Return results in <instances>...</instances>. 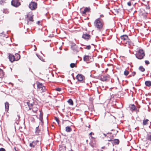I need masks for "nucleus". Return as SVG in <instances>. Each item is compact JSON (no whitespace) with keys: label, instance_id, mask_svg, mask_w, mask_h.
<instances>
[{"label":"nucleus","instance_id":"nucleus-3","mask_svg":"<svg viewBox=\"0 0 151 151\" xmlns=\"http://www.w3.org/2000/svg\"><path fill=\"white\" fill-rule=\"evenodd\" d=\"M135 55L137 59H142L145 56V54L144 51L142 49H141L137 51Z\"/></svg>","mask_w":151,"mask_h":151},{"label":"nucleus","instance_id":"nucleus-10","mask_svg":"<svg viewBox=\"0 0 151 151\" xmlns=\"http://www.w3.org/2000/svg\"><path fill=\"white\" fill-rule=\"evenodd\" d=\"M12 5L13 6L17 7L20 5V3L17 1L12 0L11 2Z\"/></svg>","mask_w":151,"mask_h":151},{"label":"nucleus","instance_id":"nucleus-33","mask_svg":"<svg viewBox=\"0 0 151 151\" xmlns=\"http://www.w3.org/2000/svg\"><path fill=\"white\" fill-rule=\"evenodd\" d=\"M136 74V72L135 71H133L132 72V73L131 74H130L129 75V76L132 77L134 76Z\"/></svg>","mask_w":151,"mask_h":151},{"label":"nucleus","instance_id":"nucleus-15","mask_svg":"<svg viewBox=\"0 0 151 151\" xmlns=\"http://www.w3.org/2000/svg\"><path fill=\"white\" fill-rule=\"evenodd\" d=\"M40 114L39 115V119L41 122H42L43 120V113L42 111L40 110Z\"/></svg>","mask_w":151,"mask_h":151},{"label":"nucleus","instance_id":"nucleus-8","mask_svg":"<svg viewBox=\"0 0 151 151\" xmlns=\"http://www.w3.org/2000/svg\"><path fill=\"white\" fill-rule=\"evenodd\" d=\"M39 141L37 140L35 141H32L29 144V146L32 148H34L39 143Z\"/></svg>","mask_w":151,"mask_h":151},{"label":"nucleus","instance_id":"nucleus-46","mask_svg":"<svg viewBox=\"0 0 151 151\" xmlns=\"http://www.w3.org/2000/svg\"><path fill=\"white\" fill-rule=\"evenodd\" d=\"M17 116H18V120L19 119H20V116H19V115H17Z\"/></svg>","mask_w":151,"mask_h":151},{"label":"nucleus","instance_id":"nucleus-42","mask_svg":"<svg viewBox=\"0 0 151 151\" xmlns=\"http://www.w3.org/2000/svg\"><path fill=\"white\" fill-rule=\"evenodd\" d=\"M127 5L129 6H131L132 5L131 3L130 2H129L127 3Z\"/></svg>","mask_w":151,"mask_h":151},{"label":"nucleus","instance_id":"nucleus-30","mask_svg":"<svg viewBox=\"0 0 151 151\" xmlns=\"http://www.w3.org/2000/svg\"><path fill=\"white\" fill-rule=\"evenodd\" d=\"M149 121V120L148 119H146L143 121V125H145L147 124V122Z\"/></svg>","mask_w":151,"mask_h":151},{"label":"nucleus","instance_id":"nucleus-43","mask_svg":"<svg viewBox=\"0 0 151 151\" xmlns=\"http://www.w3.org/2000/svg\"><path fill=\"white\" fill-rule=\"evenodd\" d=\"M37 56H38V58L40 60H41L42 61H44V59L42 58V59L41 58V57H40V58L39 57V56H38V55H37Z\"/></svg>","mask_w":151,"mask_h":151},{"label":"nucleus","instance_id":"nucleus-36","mask_svg":"<svg viewBox=\"0 0 151 151\" xmlns=\"http://www.w3.org/2000/svg\"><path fill=\"white\" fill-rule=\"evenodd\" d=\"M112 134V133H111V132H107L106 134L104 133L103 134L104 136V137H107V134Z\"/></svg>","mask_w":151,"mask_h":151},{"label":"nucleus","instance_id":"nucleus-41","mask_svg":"<svg viewBox=\"0 0 151 151\" xmlns=\"http://www.w3.org/2000/svg\"><path fill=\"white\" fill-rule=\"evenodd\" d=\"M145 63L147 65L149 64L150 63L149 61L148 60H145Z\"/></svg>","mask_w":151,"mask_h":151},{"label":"nucleus","instance_id":"nucleus-9","mask_svg":"<svg viewBox=\"0 0 151 151\" xmlns=\"http://www.w3.org/2000/svg\"><path fill=\"white\" fill-rule=\"evenodd\" d=\"M108 141H111L112 143L115 145H118L119 143V141L118 139H108Z\"/></svg>","mask_w":151,"mask_h":151},{"label":"nucleus","instance_id":"nucleus-18","mask_svg":"<svg viewBox=\"0 0 151 151\" xmlns=\"http://www.w3.org/2000/svg\"><path fill=\"white\" fill-rule=\"evenodd\" d=\"M5 109L6 111H8L9 109V103L6 102L5 103Z\"/></svg>","mask_w":151,"mask_h":151},{"label":"nucleus","instance_id":"nucleus-16","mask_svg":"<svg viewBox=\"0 0 151 151\" xmlns=\"http://www.w3.org/2000/svg\"><path fill=\"white\" fill-rule=\"evenodd\" d=\"M90 57L88 55H86L83 57V60L84 61L88 63L87 62L89 60Z\"/></svg>","mask_w":151,"mask_h":151},{"label":"nucleus","instance_id":"nucleus-32","mask_svg":"<svg viewBox=\"0 0 151 151\" xmlns=\"http://www.w3.org/2000/svg\"><path fill=\"white\" fill-rule=\"evenodd\" d=\"M139 70L141 72H144L145 71V69L143 67H139Z\"/></svg>","mask_w":151,"mask_h":151},{"label":"nucleus","instance_id":"nucleus-26","mask_svg":"<svg viewBox=\"0 0 151 151\" xmlns=\"http://www.w3.org/2000/svg\"><path fill=\"white\" fill-rule=\"evenodd\" d=\"M145 84L146 86H151V81H147L145 82Z\"/></svg>","mask_w":151,"mask_h":151},{"label":"nucleus","instance_id":"nucleus-1","mask_svg":"<svg viewBox=\"0 0 151 151\" xmlns=\"http://www.w3.org/2000/svg\"><path fill=\"white\" fill-rule=\"evenodd\" d=\"M104 23L102 19L99 18L95 20L94 25L96 29L99 31H102L103 29Z\"/></svg>","mask_w":151,"mask_h":151},{"label":"nucleus","instance_id":"nucleus-27","mask_svg":"<svg viewBox=\"0 0 151 151\" xmlns=\"http://www.w3.org/2000/svg\"><path fill=\"white\" fill-rule=\"evenodd\" d=\"M68 103L71 105H73V100L72 99H70L68 100Z\"/></svg>","mask_w":151,"mask_h":151},{"label":"nucleus","instance_id":"nucleus-47","mask_svg":"<svg viewBox=\"0 0 151 151\" xmlns=\"http://www.w3.org/2000/svg\"><path fill=\"white\" fill-rule=\"evenodd\" d=\"M92 134H94V133H93L92 132H91L90 133L89 135L90 136Z\"/></svg>","mask_w":151,"mask_h":151},{"label":"nucleus","instance_id":"nucleus-6","mask_svg":"<svg viewBox=\"0 0 151 151\" xmlns=\"http://www.w3.org/2000/svg\"><path fill=\"white\" fill-rule=\"evenodd\" d=\"M37 7V4L34 2H32L29 5V7L31 10L35 9Z\"/></svg>","mask_w":151,"mask_h":151},{"label":"nucleus","instance_id":"nucleus-37","mask_svg":"<svg viewBox=\"0 0 151 151\" xmlns=\"http://www.w3.org/2000/svg\"><path fill=\"white\" fill-rule=\"evenodd\" d=\"M91 47L90 45H89L87 46L86 47V49H87L88 50H89L91 49Z\"/></svg>","mask_w":151,"mask_h":151},{"label":"nucleus","instance_id":"nucleus-53","mask_svg":"<svg viewBox=\"0 0 151 151\" xmlns=\"http://www.w3.org/2000/svg\"><path fill=\"white\" fill-rule=\"evenodd\" d=\"M131 69H130L129 70V71H131Z\"/></svg>","mask_w":151,"mask_h":151},{"label":"nucleus","instance_id":"nucleus-45","mask_svg":"<svg viewBox=\"0 0 151 151\" xmlns=\"http://www.w3.org/2000/svg\"><path fill=\"white\" fill-rule=\"evenodd\" d=\"M104 17V16L103 15L101 14L100 15V17L99 18H100V19H101V18L103 17Z\"/></svg>","mask_w":151,"mask_h":151},{"label":"nucleus","instance_id":"nucleus-4","mask_svg":"<svg viewBox=\"0 0 151 151\" xmlns=\"http://www.w3.org/2000/svg\"><path fill=\"white\" fill-rule=\"evenodd\" d=\"M37 85V89L41 92H45L46 90L45 87L43 86L42 83L37 81L36 83Z\"/></svg>","mask_w":151,"mask_h":151},{"label":"nucleus","instance_id":"nucleus-5","mask_svg":"<svg viewBox=\"0 0 151 151\" xmlns=\"http://www.w3.org/2000/svg\"><path fill=\"white\" fill-rule=\"evenodd\" d=\"M98 78L102 81H106L109 78V76L108 75H99L98 76Z\"/></svg>","mask_w":151,"mask_h":151},{"label":"nucleus","instance_id":"nucleus-24","mask_svg":"<svg viewBox=\"0 0 151 151\" xmlns=\"http://www.w3.org/2000/svg\"><path fill=\"white\" fill-rule=\"evenodd\" d=\"M129 68H127V69L125 70L124 72V75L125 76H127L129 73Z\"/></svg>","mask_w":151,"mask_h":151},{"label":"nucleus","instance_id":"nucleus-31","mask_svg":"<svg viewBox=\"0 0 151 151\" xmlns=\"http://www.w3.org/2000/svg\"><path fill=\"white\" fill-rule=\"evenodd\" d=\"M127 41L126 42V44H128L129 45H131L132 44V42L130 40L128 39V40H127Z\"/></svg>","mask_w":151,"mask_h":151},{"label":"nucleus","instance_id":"nucleus-14","mask_svg":"<svg viewBox=\"0 0 151 151\" xmlns=\"http://www.w3.org/2000/svg\"><path fill=\"white\" fill-rule=\"evenodd\" d=\"M146 139L149 141H151V132H149L147 133L146 137Z\"/></svg>","mask_w":151,"mask_h":151},{"label":"nucleus","instance_id":"nucleus-22","mask_svg":"<svg viewBox=\"0 0 151 151\" xmlns=\"http://www.w3.org/2000/svg\"><path fill=\"white\" fill-rule=\"evenodd\" d=\"M4 73L3 70L0 68V78H3L4 76Z\"/></svg>","mask_w":151,"mask_h":151},{"label":"nucleus","instance_id":"nucleus-13","mask_svg":"<svg viewBox=\"0 0 151 151\" xmlns=\"http://www.w3.org/2000/svg\"><path fill=\"white\" fill-rule=\"evenodd\" d=\"M99 67V71L101 72L102 73H103L104 72L105 73L107 72V70H108V68H106L105 69H104L103 67Z\"/></svg>","mask_w":151,"mask_h":151},{"label":"nucleus","instance_id":"nucleus-52","mask_svg":"<svg viewBox=\"0 0 151 151\" xmlns=\"http://www.w3.org/2000/svg\"><path fill=\"white\" fill-rule=\"evenodd\" d=\"M104 147H102V149H104Z\"/></svg>","mask_w":151,"mask_h":151},{"label":"nucleus","instance_id":"nucleus-12","mask_svg":"<svg viewBox=\"0 0 151 151\" xmlns=\"http://www.w3.org/2000/svg\"><path fill=\"white\" fill-rule=\"evenodd\" d=\"M82 37L86 40H88L90 38V36L88 34H85L83 35Z\"/></svg>","mask_w":151,"mask_h":151},{"label":"nucleus","instance_id":"nucleus-11","mask_svg":"<svg viewBox=\"0 0 151 151\" xmlns=\"http://www.w3.org/2000/svg\"><path fill=\"white\" fill-rule=\"evenodd\" d=\"M9 59L11 62H13L16 60V58L15 57L12 55H9Z\"/></svg>","mask_w":151,"mask_h":151},{"label":"nucleus","instance_id":"nucleus-2","mask_svg":"<svg viewBox=\"0 0 151 151\" xmlns=\"http://www.w3.org/2000/svg\"><path fill=\"white\" fill-rule=\"evenodd\" d=\"M33 15L31 12H29L25 16V20L27 21L28 25L31 24L33 22Z\"/></svg>","mask_w":151,"mask_h":151},{"label":"nucleus","instance_id":"nucleus-48","mask_svg":"<svg viewBox=\"0 0 151 151\" xmlns=\"http://www.w3.org/2000/svg\"><path fill=\"white\" fill-rule=\"evenodd\" d=\"M146 8L147 9H150V7H149V6H147Z\"/></svg>","mask_w":151,"mask_h":151},{"label":"nucleus","instance_id":"nucleus-7","mask_svg":"<svg viewBox=\"0 0 151 151\" xmlns=\"http://www.w3.org/2000/svg\"><path fill=\"white\" fill-rule=\"evenodd\" d=\"M76 78L78 81L81 82H83L84 79V76L81 74H78Z\"/></svg>","mask_w":151,"mask_h":151},{"label":"nucleus","instance_id":"nucleus-34","mask_svg":"<svg viewBox=\"0 0 151 151\" xmlns=\"http://www.w3.org/2000/svg\"><path fill=\"white\" fill-rule=\"evenodd\" d=\"M85 11L86 12H89L90 10V9L89 7H86L85 8Z\"/></svg>","mask_w":151,"mask_h":151},{"label":"nucleus","instance_id":"nucleus-40","mask_svg":"<svg viewBox=\"0 0 151 151\" xmlns=\"http://www.w3.org/2000/svg\"><path fill=\"white\" fill-rule=\"evenodd\" d=\"M0 151H6L5 149L3 148H0Z\"/></svg>","mask_w":151,"mask_h":151},{"label":"nucleus","instance_id":"nucleus-38","mask_svg":"<svg viewBox=\"0 0 151 151\" xmlns=\"http://www.w3.org/2000/svg\"><path fill=\"white\" fill-rule=\"evenodd\" d=\"M76 64V63H71L70 64V66H75Z\"/></svg>","mask_w":151,"mask_h":151},{"label":"nucleus","instance_id":"nucleus-35","mask_svg":"<svg viewBox=\"0 0 151 151\" xmlns=\"http://www.w3.org/2000/svg\"><path fill=\"white\" fill-rule=\"evenodd\" d=\"M55 119L56 121L57 122L58 124H59V120L58 118L56 117H55Z\"/></svg>","mask_w":151,"mask_h":151},{"label":"nucleus","instance_id":"nucleus-28","mask_svg":"<svg viewBox=\"0 0 151 151\" xmlns=\"http://www.w3.org/2000/svg\"><path fill=\"white\" fill-rule=\"evenodd\" d=\"M15 55L16 57V60H18L19 59H20V56L19 54L18 53H16L15 54Z\"/></svg>","mask_w":151,"mask_h":151},{"label":"nucleus","instance_id":"nucleus-44","mask_svg":"<svg viewBox=\"0 0 151 151\" xmlns=\"http://www.w3.org/2000/svg\"><path fill=\"white\" fill-rule=\"evenodd\" d=\"M82 12V13L83 14H85L86 13V11H85V9H84V11H83Z\"/></svg>","mask_w":151,"mask_h":151},{"label":"nucleus","instance_id":"nucleus-50","mask_svg":"<svg viewBox=\"0 0 151 151\" xmlns=\"http://www.w3.org/2000/svg\"><path fill=\"white\" fill-rule=\"evenodd\" d=\"M91 137L92 138H94L92 136H91Z\"/></svg>","mask_w":151,"mask_h":151},{"label":"nucleus","instance_id":"nucleus-23","mask_svg":"<svg viewBox=\"0 0 151 151\" xmlns=\"http://www.w3.org/2000/svg\"><path fill=\"white\" fill-rule=\"evenodd\" d=\"M27 104L29 106V110H31L33 107V106H34V104H30L29 102H27Z\"/></svg>","mask_w":151,"mask_h":151},{"label":"nucleus","instance_id":"nucleus-20","mask_svg":"<svg viewBox=\"0 0 151 151\" xmlns=\"http://www.w3.org/2000/svg\"><path fill=\"white\" fill-rule=\"evenodd\" d=\"M40 130L39 128V126L36 127L35 131V133L36 135H39L40 132Z\"/></svg>","mask_w":151,"mask_h":151},{"label":"nucleus","instance_id":"nucleus-39","mask_svg":"<svg viewBox=\"0 0 151 151\" xmlns=\"http://www.w3.org/2000/svg\"><path fill=\"white\" fill-rule=\"evenodd\" d=\"M55 89H56V91H61V88H56Z\"/></svg>","mask_w":151,"mask_h":151},{"label":"nucleus","instance_id":"nucleus-19","mask_svg":"<svg viewBox=\"0 0 151 151\" xmlns=\"http://www.w3.org/2000/svg\"><path fill=\"white\" fill-rule=\"evenodd\" d=\"M32 109V111L34 113H36L37 111L38 110V108L36 106V105H35L34 106H33V107L31 109Z\"/></svg>","mask_w":151,"mask_h":151},{"label":"nucleus","instance_id":"nucleus-29","mask_svg":"<svg viewBox=\"0 0 151 151\" xmlns=\"http://www.w3.org/2000/svg\"><path fill=\"white\" fill-rule=\"evenodd\" d=\"M131 110L132 111L135 110L136 109L135 106L134 104L131 105Z\"/></svg>","mask_w":151,"mask_h":151},{"label":"nucleus","instance_id":"nucleus-49","mask_svg":"<svg viewBox=\"0 0 151 151\" xmlns=\"http://www.w3.org/2000/svg\"><path fill=\"white\" fill-rule=\"evenodd\" d=\"M68 151H73V150H72V149H71L70 150H69Z\"/></svg>","mask_w":151,"mask_h":151},{"label":"nucleus","instance_id":"nucleus-51","mask_svg":"<svg viewBox=\"0 0 151 151\" xmlns=\"http://www.w3.org/2000/svg\"><path fill=\"white\" fill-rule=\"evenodd\" d=\"M71 67L72 68H73V67Z\"/></svg>","mask_w":151,"mask_h":151},{"label":"nucleus","instance_id":"nucleus-25","mask_svg":"<svg viewBox=\"0 0 151 151\" xmlns=\"http://www.w3.org/2000/svg\"><path fill=\"white\" fill-rule=\"evenodd\" d=\"M65 131L68 132H70L72 131L71 128L69 126H67L65 128Z\"/></svg>","mask_w":151,"mask_h":151},{"label":"nucleus","instance_id":"nucleus-54","mask_svg":"<svg viewBox=\"0 0 151 151\" xmlns=\"http://www.w3.org/2000/svg\"><path fill=\"white\" fill-rule=\"evenodd\" d=\"M90 127V125H89V127Z\"/></svg>","mask_w":151,"mask_h":151},{"label":"nucleus","instance_id":"nucleus-17","mask_svg":"<svg viewBox=\"0 0 151 151\" xmlns=\"http://www.w3.org/2000/svg\"><path fill=\"white\" fill-rule=\"evenodd\" d=\"M121 38L122 40H128V36L126 35H124L121 36Z\"/></svg>","mask_w":151,"mask_h":151},{"label":"nucleus","instance_id":"nucleus-21","mask_svg":"<svg viewBox=\"0 0 151 151\" xmlns=\"http://www.w3.org/2000/svg\"><path fill=\"white\" fill-rule=\"evenodd\" d=\"M71 48L73 50L75 51L76 50V45L74 43H72L71 45Z\"/></svg>","mask_w":151,"mask_h":151}]
</instances>
